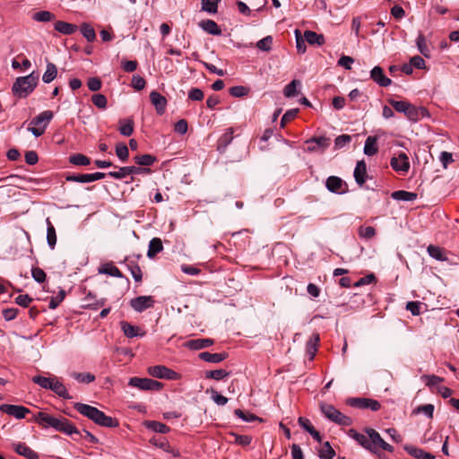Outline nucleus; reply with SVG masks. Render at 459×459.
Returning a JSON list of instances; mask_svg holds the SVG:
<instances>
[{"label":"nucleus","mask_w":459,"mask_h":459,"mask_svg":"<svg viewBox=\"0 0 459 459\" xmlns=\"http://www.w3.org/2000/svg\"><path fill=\"white\" fill-rule=\"evenodd\" d=\"M350 436L360 446L375 455H379L381 450L390 453L394 452V446L385 442L374 429H366L365 434L351 429Z\"/></svg>","instance_id":"nucleus-1"},{"label":"nucleus","mask_w":459,"mask_h":459,"mask_svg":"<svg viewBox=\"0 0 459 459\" xmlns=\"http://www.w3.org/2000/svg\"><path fill=\"white\" fill-rule=\"evenodd\" d=\"M33 421L39 424L42 428H53L56 431L66 435L79 434L76 427L64 417H54L43 411H39L33 416Z\"/></svg>","instance_id":"nucleus-2"},{"label":"nucleus","mask_w":459,"mask_h":459,"mask_svg":"<svg viewBox=\"0 0 459 459\" xmlns=\"http://www.w3.org/2000/svg\"><path fill=\"white\" fill-rule=\"evenodd\" d=\"M31 380L34 384L39 385L40 387L53 391L63 399L69 400L72 398V396L67 392L65 385L55 376L51 377H46L38 375L34 376Z\"/></svg>","instance_id":"nucleus-3"},{"label":"nucleus","mask_w":459,"mask_h":459,"mask_svg":"<svg viewBox=\"0 0 459 459\" xmlns=\"http://www.w3.org/2000/svg\"><path fill=\"white\" fill-rule=\"evenodd\" d=\"M39 76L33 73L27 76L18 77L13 84L12 91L19 98H26L38 85Z\"/></svg>","instance_id":"nucleus-4"},{"label":"nucleus","mask_w":459,"mask_h":459,"mask_svg":"<svg viewBox=\"0 0 459 459\" xmlns=\"http://www.w3.org/2000/svg\"><path fill=\"white\" fill-rule=\"evenodd\" d=\"M389 103L397 112L403 113L411 121H417L420 117L428 115L425 108H418L408 101L390 100Z\"/></svg>","instance_id":"nucleus-5"},{"label":"nucleus","mask_w":459,"mask_h":459,"mask_svg":"<svg viewBox=\"0 0 459 459\" xmlns=\"http://www.w3.org/2000/svg\"><path fill=\"white\" fill-rule=\"evenodd\" d=\"M319 408L322 414L326 419L338 425L348 427L352 423V420L350 417L342 414L339 410H337L333 405L330 403L321 402L319 403Z\"/></svg>","instance_id":"nucleus-6"},{"label":"nucleus","mask_w":459,"mask_h":459,"mask_svg":"<svg viewBox=\"0 0 459 459\" xmlns=\"http://www.w3.org/2000/svg\"><path fill=\"white\" fill-rule=\"evenodd\" d=\"M52 118V111L46 110L41 112L30 121V125L32 126L29 127L28 131L36 137L41 136L45 133V130Z\"/></svg>","instance_id":"nucleus-7"},{"label":"nucleus","mask_w":459,"mask_h":459,"mask_svg":"<svg viewBox=\"0 0 459 459\" xmlns=\"http://www.w3.org/2000/svg\"><path fill=\"white\" fill-rule=\"evenodd\" d=\"M128 385L133 387H136L141 390H160L162 387V383L151 379V378H140L131 377Z\"/></svg>","instance_id":"nucleus-8"},{"label":"nucleus","mask_w":459,"mask_h":459,"mask_svg":"<svg viewBox=\"0 0 459 459\" xmlns=\"http://www.w3.org/2000/svg\"><path fill=\"white\" fill-rule=\"evenodd\" d=\"M306 143L308 144L307 152H324L330 145V139L325 136L312 137V138L307 140Z\"/></svg>","instance_id":"nucleus-9"},{"label":"nucleus","mask_w":459,"mask_h":459,"mask_svg":"<svg viewBox=\"0 0 459 459\" xmlns=\"http://www.w3.org/2000/svg\"><path fill=\"white\" fill-rule=\"evenodd\" d=\"M148 373L154 377L165 379H177L178 376L177 372L162 365L150 367Z\"/></svg>","instance_id":"nucleus-10"},{"label":"nucleus","mask_w":459,"mask_h":459,"mask_svg":"<svg viewBox=\"0 0 459 459\" xmlns=\"http://www.w3.org/2000/svg\"><path fill=\"white\" fill-rule=\"evenodd\" d=\"M0 411L18 420L24 419L30 412V409L24 406L6 403L0 406Z\"/></svg>","instance_id":"nucleus-11"},{"label":"nucleus","mask_w":459,"mask_h":459,"mask_svg":"<svg viewBox=\"0 0 459 459\" xmlns=\"http://www.w3.org/2000/svg\"><path fill=\"white\" fill-rule=\"evenodd\" d=\"M390 164L396 172H402L404 174L410 169L409 158L404 152H400L398 156L393 157Z\"/></svg>","instance_id":"nucleus-12"},{"label":"nucleus","mask_w":459,"mask_h":459,"mask_svg":"<svg viewBox=\"0 0 459 459\" xmlns=\"http://www.w3.org/2000/svg\"><path fill=\"white\" fill-rule=\"evenodd\" d=\"M325 186L328 191L340 195L346 192L347 185L341 178L330 176L326 178Z\"/></svg>","instance_id":"nucleus-13"},{"label":"nucleus","mask_w":459,"mask_h":459,"mask_svg":"<svg viewBox=\"0 0 459 459\" xmlns=\"http://www.w3.org/2000/svg\"><path fill=\"white\" fill-rule=\"evenodd\" d=\"M154 300L151 296H139L131 299L130 306L137 312H143L153 306Z\"/></svg>","instance_id":"nucleus-14"},{"label":"nucleus","mask_w":459,"mask_h":459,"mask_svg":"<svg viewBox=\"0 0 459 459\" xmlns=\"http://www.w3.org/2000/svg\"><path fill=\"white\" fill-rule=\"evenodd\" d=\"M350 404L360 409H370L373 411H378L381 407L377 400L369 398H354L351 401Z\"/></svg>","instance_id":"nucleus-15"},{"label":"nucleus","mask_w":459,"mask_h":459,"mask_svg":"<svg viewBox=\"0 0 459 459\" xmlns=\"http://www.w3.org/2000/svg\"><path fill=\"white\" fill-rule=\"evenodd\" d=\"M74 407L79 413L91 420L93 422L100 412L98 408L85 403H76Z\"/></svg>","instance_id":"nucleus-16"},{"label":"nucleus","mask_w":459,"mask_h":459,"mask_svg":"<svg viewBox=\"0 0 459 459\" xmlns=\"http://www.w3.org/2000/svg\"><path fill=\"white\" fill-rule=\"evenodd\" d=\"M370 78L379 86L387 87L392 83V80L384 74L383 69L377 65L370 72Z\"/></svg>","instance_id":"nucleus-17"},{"label":"nucleus","mask_w":459,"mask_h":459,"mask_svg":"<svg viewBox=\"0 0 459 459\" xmlns=\"http://www.w3.org/2000/svg\"><path fill=\"white\" fill-rule=\"evenodd\" d=\"M12 446L19 455L24 456L27 459H39L38 453L32 450L25 443H13Z\"/></svg>","instance_id":"nucleus-18"},{"label":"nucleus","mask_w":459,"mask_h":459,"mask_svg":"<svg viewBox=\"0 0 459 459\" xmlns=\"http://www.w3.org/2000/svg\"><path fill=\"white\" fill-rule=\"evenodd\" d=\"M150 100L155 107L157 113L160 115L163 114L167 106L166 98L158 91H153L150 94Z\"/></svg>","instance_id":"nucleus-19"},{"label":"nucleus","mask_w":459,"mask_h":459,"mask_svg":"<svg viewBox=\"0 0 459 459\" xmlns=\"http://www.w3.org/2000/svg\"><path fill=\"white\" fill-rule=\"evenodd\" d=\"M141 171L142 169L138 167L128 166L121 167L118 171H110L108 175L116 179H122L126 178L127 175L139 174Z\"/></svg>","instance_id":"nucleus-20"},{"label":"nucleus","mask_w":459,"mask_h":459,"mask_svg":"<svg viewBox=\"0 0 459 459\" xmlns=\"http://www.w3.org/2000/svg\"><path fill=\"white\" fill-rule=\"evenodd\" d=\"M54 27L56 31L63 35H72L78 30L77 25L63 21H56Z\"/></svg>","instance_id":"nucleus-21"},{"label":"nucleus","mask_w":459,"mask_h":459,"mask_svg":"<svg viewBox=\"0 0 459 459\" xmlns=\"http://www.w3.org/2000/svg\"><path fill=\"white\" fill-rule=\"evenodd\" d=\"M367 165L364 160L358 161L354 169V178L358 185L362 186L366 181Z\"/></svg>","instance_id":"nucleus-22"},{"label":"nucleus","mask_w":459,"mask_h":459,"mask_svg":"<svg viewBox=\"0 0 459 459\" xmlns=\"http://www.w3.org/2000/svg\"><path fill=\"white\" fill-rule=\"evenodd\" d=\"M234 130L232 127H230L226 130V132L220 137L218 140V151L221 152H225L226 148L233 140Z\"/></svg>","instance_id":"nucleus-23"},{"label":"nucleus","mask_w":459,"mask_h":459,"mask_svg":"<svg viewBox=\"0 0 459 459\" xmlns=\"http://www.w3.org/2000/svg\"><path fill=\"white\" fill-rule=\"evenodd\" d=\"M94 422L101 427H106V428H116L118 426V421L117 419L107 416L101 411L99 413V415Z\"/></svg>","instance_id":"nucleus-24"},{"label":"nucleus","mask_w":459,"mask_h":459,"mask_svg":"<svg viewBox=\"0 0 459 459\" xmlns=\"http://www.w3.org/2000/svg\"><path fill=\"white\" fill-rule=\"evenodd\" d=\"M198 357L209 363H219L227 358L226 353H210L208 351H203L199 353Z\"/></svg>","instance_id":"nucleus-25"},{"label":"nucleus","mask_w":459,"mask_h":459,"mask_svg":"<svg viewBox=\"0 0 459 459\" xmlns=\"http://www.w3.org/2000/svg\"><path fill=\"white\" fill-rule=\"evenodd\" d=\"M405 450L409 455L417 459H435V456L432 454L428 453L421 448L407 446H405Z\"/></svg>","instance_id":"nucleus-26"},{"label":"nucleus","mask_w":459,"mask_h":459,"mask_svg":"<svg viewBox=\"0 0 459 459\" xmlns=\"http://www.w3.org/2000/svg\"><path fill=\"white\" fill-rule=\"evenodd\" d=\"M121 329L124 334L128 338L143 336L144 334V333H141V330L138 326H134L125 321L121 322Z\"/></svg>","instance_id":"nucleus-27"},{"label":"nucleus","mask_w":459,"mask_h":459,"mask_svg":"<svg viewBox=\"0 0 459 459\" xmlns=\"http://www.w3.org/2000/svg\"><path fill=\"white\" fill-rule=\"evenodd\" d=\"M200 27L211 35H221V30L217 23L212 20H204L200 22Z\"/></svg>","instance_id":"nucleus-28"},{"label":"nucleus","mask_w":459,"mask_h":459,"mask_svg":"<svg viewBox=\"0 0 459 459\" xmlns=\"http://www.w3.org/2000/svg\"><path fill=\"white\" fill-rule=\"evenodd\" d=\"M304 39L307 43L311 45L322 46L325 44L324 36L312 30H306L304 32Z\"/></svg>","instance_id":"nucleus-29"},{"label":"nucleus","mask_w":459,"mask_h":459,"mask_svg":"<svg viewBox=\"0 0 459 459\" xmlns=\"http://www.w3.org/2000/svg\"><path fill=\"white\" fill-rule=\"evenodd\" d=\"M392 198L397 201L412 202L417 199V194L405 190L394 191L391 195Z\"/></svg>","instance_id":"nucleus-30"},{"label":"nucleus","mask_w":459,"mask_h":459,"mask_svg":"<svg viewBox=\"0 0 459 459\" xmlns=\"http://www.w3.org/2000/svg\"><path fill=\"white\" fill-rule=\"evenodd\" d=\"M99 273L102 274H108L117 278H123L124 275L121 271L114 264L108 263L103 264L100 269Z\"/></svg>","instance_id":"nucleus-31"},{"label":"nucleus","mask_w":459,"mask_h":459,"mask_svg":"<svg viewBox=\"0 0 459 459\" xmlns=\"http://www.w3.org/2000/svg\"><path fill=\"white\" fill-rule=\"evenodd\" d=\"M163 249V245L159 238H153L149 243L147 256L153 258L158 253Z\"/></svg>","instance_id":"nucleus-32"},{"label":"nucleus","mask_w":459,"mask_h":459,"mask_svg":"<svg viewBox=\"0 0 459 459\" xmlns=\"http://www.w3.org/2000/svg\"><path fill=\"white\" fill-rule=\"evenodd\" d=\"M319 334L314 333L307 342V352L309 355V359L312 360L317 351V344L319 342Z\"/></svg>","instance_id":"nucleus-33"},{"label":"nucleus","mask_w":459,"mask_h":459,"mask_svg":"<svg viewBox=\"0 0 459 459\" xmlns=\"http://www.w3.org/2000/svg\"><path fill=\"white\" fill-rule=\"evenodd\" d=\"M57 75V68L55 64L48 63L45 73L42 76V81L45 83H50Z\"/></svg>","instance_id":"nucleus-34"},{"label":"nucleus","mask_w":459,"mask_h":459,"mask_svg":"<svg viewBox=\"0 0 459 459\" xmlns=\"http://www.w3.org/2000/svg\"><path fill=\"white\" fill-rule=\"evenodd\" d=\"M144 425L147 429H149L154 432H157V433L165 434L169 431V428L167 425H165L161 422H159V421L147 420L144 422Z\"/></svg>","instance_id":"nucleus-35"},{"label":"nucleus","mask_w":459,"mask_h":459,"mask_svg":"<svg viewBox=\"0 0 459 459\" xmlns=\"http://www.w3.org/2000/svg\"><path fill=\"white\" fill-rule=\"evenodd\" d=\"M119 132L124 136H130L134 132V121L132 118H126L119 121Z\"/></svg>","instance_id":"nucleus-36"},{"label":"nucleus","mask_w":459,"mask_h":459,"mask_svg":"<svg viewBox=\"0 0 459 459\" xmlns=\"http://www.w3.org/2000/svg\"><path fill=\"white\" fill-rule=\"evenodd\" d=\"M47 241L50 248L54 249L56 244V234L55 227L48 218L47 219Z\"/></svg>","instance_id":"nucleus-37"},{"label":"nucleus","mask_w":459,"mask_h":459,"mask_svg":"<svg viewBox=\"0 0 459 459\" xmlns=\"http://www.w3.org/2000/svg\"><path fill=\"white\" fill-rule=\"evenodd\" d=\"M377 151V138L374 136H368L365 142L364 153L368 156H372L375 155Z\"/></svg>","instance_id":"nucleus-38"},{"label":"nucleus","mask_w":459,"mask_h":459,"mask_svg":"<svg viewBox=\"0 0 459 459\" xmlns=\"http://www.w3.org/2000/svg\"><path fill=\"white\" fill-rule=\"evenodd\" d=\"M301 85L300 81L292 80L289 84L284 87L283 94L286 98H292L298 95L297 88Z\"/></svg>","instance_id":"nucleus-39"},{"label":"nucleus","mask_w":459,"mask_h":459,"mask_svg":"<svg viewBox=\"0 0 459 459\" xmlns=\"http://www.w3.org/2000/svg\"><path fill=\"white\" fill-rule=\"evenodd\" d=\"M213 344L212 339H195L188 342V347L192 350H202Z\"/></svg>","instance_id":"nucleus-40"},{"label":"nucleus","mask_w":459,"mask_h":459,"mask_svg":"<svg viewBox=\"0 0 459 459\" xmlns=\"http://www.w3.org/2000/svg\"><path fill=\"white\" fill-rule=\"evenodd\" d=\"M81 32L89 42H93L96 39V32L94 28L87 22H83L81 25Z\"/></svg>","instance_id":"nucleus-41"},{"label":"nucleus","mask_w":459,"mask_h":459,"mask_svg":"<svg viewBox=\"0 0 459 459\" xmlns=\"http://www.w3.org/2000/svg\"><path fill=\"white\" fill-rule=\"evenodd\" d=\"M428 253L432 258L437 261H446L447 259L444 249L437 246L429 245L428 247Z\"/></svg>","instance_id":"nucleus-42"},{"label":"nucleus","mask_w":459,"mask_h":459,"mask_svg":"<svg viewBox=\"0 0 459 459\" xmlns=\"http://www.w3.org/2000/svg\"><path fill=\"white\" fill-rule=\"evenodd\" d=\"M416 45L420 54H422L425 57L430 56V49L427 45L426 39L423 34H419L416 39Z\"/></svg>","instance_id":"nucleus-43"},{"label":"nucleus","mask_w":459,"mask_h":459,"mask_svg":"<svg viewBox=\"0 0 459 459\" xmlns=\"http://www.w3.org/2000/svg\"><path fill=\"white\" fill-rule=\"evenodd\" d=\"M69 161L75 166H88L91 164L90 158L81 153L71 155Z\"/></svg>","instance_id":"nucleus-44"},{"label":"nucleus","mask_w":459,"mask_h":459,"mask_svg":"<svg viewBox=\"0 0 459 459\" xmlns=\"http://www.w3.org/2000/svg\"><path fill=\"white\" fill-rule=\"evenodd\" d=\"M32 18L39 22H48L55 20L56 16L49 11H39L35 13Z\"/></svg>","instance_id":"nucleus-45"},{"label":"nucleus","mask_w":459,"mask_h":459,"mask_svg":"<svg viewBox=\"0 0 459 459\" xmlns=\"http://www.w3.org/2000/svg\"><path fill=\"white\" fill-rule=\"evenodd\" d=\"M335 455V452L330 446L328 441L325 442L319 450V457L321 459H333Z\"/></svg>","instance_id":"nucleus-46"},{"label":"nucleus","mask_w":459,"mask_h":459,"mask_svg":"<svg viewBox=\"0 0 459 459\" xmlns=\"http://www.w3.org/2000/svg\"><path fill=\"white\" fill-rule=\"evenodd\" d=\"M65 180L69 182H78V183H91V175L90 174H67L65 176Z\"/></svg>","instance_id":"nucleus-47"},{"label":"nucleus","mask_w":459,"mask_h":459,"mask_svg":"<svg viewBox=\"0 0 459 459\" xmlns=\"http://www.w3.org/2000/svg\"><path fill=\"white\" fill-rule=\"evenodd\" d=\"M134 161L140 166H152L156 161V158L151 154H143L135 156Z\"/></svg>","instance_id":"nucleus-48"},{"label":"nucleus","mask_w":459,"mask_h":459,"mask_svg":"<svg viewBox=\"0 0 459 459\" xmlns=\"http://www.w3.org/2000/svg\"><path fill=\"white\" fill-rule=\"evenodd\" d=\"M221 0H202V10L210 13H217L218 4Z\"/></svg>","instance_id":"nucleus-49"},{"label":"nucleus","mask_w":459,"mask_h":459,"mask_svg":"<svg viewBox=\"0 0 459 459\" xmlns=\"http://www.w3.org/2000/svg\"><path fill=\"white\" fill-rule=\"evenodd\" d=\"M71 377L73 378H74L75 380L81 382V383H85V384H89V383H91L95 380V376L91 374V373H77V372H73L71 374Z\"/></svg>","instance_id":"nucleus-50"},{"label":"nucleus","mask_w":459,"mask_h":459,"mask_svg":"<svg viewBox=\"0 0 459 459\" xmlns=\"http://www.w3.org/2000/svg\"><path fill=\"white\" fill-rule=\"evenodd\" d=\"M116 154L122 161L127 160L129 156L128 147L124 143H117L116 146Z\"/></svg>","instance_id":"nucleus-51"},{"label":"nucleus","mask_w":459,"mask_h":459,"mask_svg":"<svg viewBox=\"0 0 459 459\" xmlns=\"http://www.w3.org/2000/svg\"><path fill=\"white\" fill-rule=\"evenodd\" d=\"M229 375H230V373L224 369H216V370H210V371L205 372L206 378H212V379H215V380H221L224 377H228Z\"/></svg>","instance_id":"nucleus-52"},{"label":"nucleus","mask_w":459,"mask_h":459,"mask_svg":"<svg viewBox=\"0 0 459 459\" xmlns=\"http://www.w3.org/2000/svg\"><path fill=\"white\" fill-rule=\"evenodd\" d=\"M92 103L100 109H105L107 108L108 100L105 95L97 93L91 96Z\"/></svg>","instance_id":"nucleus-53"},{"label":"nucleus","mask_w":459,"mask_h":459,"mask_svg":"<svg viewBox=\"0 0 459 459\" xmlns=\"http://www.w3.org/2000/svg\"><path fill=\"white\" fill-rule=\"evenodd\" d=\"M234 413H235L236 416H238V418H240L241 420H243L246 422H253L255 420H260L261 421V419H259L255 414L249 413V412H245V411H243L240 409H236Z\"/></svg>","instance_id":"nucleus-54"},{"label":"nucleus","mask_w":459,"mask_h":459,"mask_svg":"<svg viewBox=\"0 0 459 459\" xmlns=\"http://www.w3.org/2000/svg\"><path fill=\"white\" fill-rule=\"evenodd\" d=\"M154 445L166 452L173 454L174 456L179 455L178 452H176L173 448H170L169 442L164 437H161L159 440H155Z\"/></svg>","instance_id":"nucleus-55"},{"label":"nucleus","mask_w":459,"mask_h":459,"mask_svg":"<svg viewBox=\"0 0 459 459\" xmlns=\"http://www.w3.org/2000/svg\"><path fill=\"white\" fill-rule=\"evenodd\" d=\"M358 234L362 238L370 239L376 235V230L371 226L359 227Z\"/></svg>","instance_id":"nucleus-56"},{"label":"nucleus","mask_w":459,"mask_h":459,"mask_svg":"<svg viewBox=\"0 0 459 459\" xmlns=\"http://www.w3.org/2000/svg\"><path fill=\"white\" fill-rule=\"evenodd\" d=\"M273 45V37L266 36L256 43V47L262 51H270Z\"/></svg>","instance_id":"nucleus-57"},{"label":"nucleus","mask_w":459,"mask_h":459,"mask_svg":"<svg viewBox=\"0 0 459 459\" xmlns=\"http://www.w3.org/2000/svg\"><path fill=\"white\" fill-rule=\"evenodd\" d=\"M298 112V108L287 110L281 119V127H284L288 122L292 120L297 116Z\"/></svg>","instance_id":"nucleus-58"},{"label":"nucleus","mask_w":459,"mask_h":459,"mask_svg":"<svg viewBox=\"0 0 459 459\" xmlns=\"http://www.w3.org/2000/svg\"><path fill=\"white\" fill-rule=\"evenodd\" d=\"M421 379L425 381L426 385L429 387L435 386L443 381V378L435 375H424Z\"/></svg>","instance_id":"nucleus-59"},{"label":"nucleus","mask_w":459,"mask_h":459,"mask_svg":"<svg viewBox=\"0 0 459 459\" xmlns=\"http://www.w3.org/2000/svg\"><path fill=\"white\" fill-rule=\"evenodd\" d=\"M31 275L32 278L39 283L44 282L47 277L45 272L39 267H33L31 269Z\"/></svg>","instance_id":"nucleus-60"},{"label":"nucleus","mask_w":459,"mask_h":459,"mask_svg":"<svg viewBox=\"0 0 459 459\" xmlns=\"http://www.w3.org/2000/svg\"><path fill=\"white\" fill-rule=\"evenodd\" d=\"M351 141V136L349 134H342L335 138L334 140V147L336 149H341L348 144Z\"/></svg>","instance_id":"nucleus-61"},{"label":"nucleus","mask_w":459,"mask_h":459,"mask_svg":"<svg viewBox=\"0 0 459 459\" xmlns=\"http://www.w3.org/2000/svg\"><path fill=\"white\" fill-rule=\"evenodd\" d=\"M248 89L244 86H233L230 89V93L233 97H244L248 94Z\"/></svg>","instance_id":"nucleus-62"},{"label":"nucleus","mask_w":459,"mask_h":459,"mask_svg":"<svg viewBox=\"0 0 459 459\" xmlns=\"http://www.w3.org/2000/svg\"><path fill=\"white\" fill-rule=\"evenodd\" d=\"M414 411L416 413H423L428 418L431 419L433 417L434 406L432 404L420 405V406L417 407Z\"/></svg>","instance_id":"nucleus-63"},{"label":"nucleus","mask_w":459,"mask_h":459,"mask_svg":"<svg viewBox=\"0 0 459 459\" xmlns=\"http://www.w3.org/2000/svg\"><path fill=\"white\" fill-rule=\"evenodd\" d=\"M145 80L138 75V74H134L132 78V86L137 90V91H141L143 90L144 87H145Z\"/></svg>","instance_id":"nucleus-64"}]
</instances>
